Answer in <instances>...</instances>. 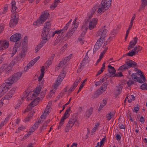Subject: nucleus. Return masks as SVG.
<instances>
[{"instance_id": "nucleus-40", "label": "nucleus", "mask_w": 147, "mask_h": 147, "mask_svg": "<svg viewBox=\"0 0 147 147\" xmlns=\"http://www.w3.org/2000/svg\"><path fill=\"white\" fill-rule=\"evenodd\" d=\"M134 82L131 80V78H129L127 83L128 86H130L134 84Z\"/></svg>"}, {"instance_id": "nucleus-17", "label": "nucleus", "mask_w": 147, "mask_h": 147, "mask_svg": "<svg viewBox=\"0 0 147 147\" xmlns=\"http://www.w3.org/2000/svg\"><path fill=\"white\" fill-rule=\"evenodd\" d=\"M131 76L132 79L135 81H137L140 83H143V81L139 77L137 76L136 73H133L131 75Z\"/></svg>"}, {"instance_id": "nucleus-42", "label": "nucleus", "mask_w": 147, "mask_h": 147, "mask_svg": "<svg viewBox=\"0 0 147 147\" xmlns=\"http://www.w3.org/2000/svg\"><path fill=\"white\" fill-rule=\"evenodd\" d=\"M18 42H16L15 43V45L14 46V48H15L17 49L20 46L21 44V42H19V41H18Z\"/></svg>"}, {"instance_id": "nucleus-25", "label": "nucleus", "mask_w": 147, "mask_h": 147, "mask_svg": "<svg viewBox=\"0 0 147 147\" xmlns=\"http://www.w3.org/2000/svg\"><path fill=\"white\" fill-rule=\"evenodd\" d=\"M101 46V45L100 43H98V42H96L94 46L93 53H95L96 51L100 49Z\"/></svg>"}, {"instance_id": "nucleus-7", "label": "nucleus", "mask_w": 147, "mask_h": 147, "mask_svg": "<svg viewBox=\"0 0 147 147\" xmlns=\"http://www.w3.org/2000/svg\"><path fill=\"white\" fill-rule=\"evenodd\" d=\"M21 37L20 34L17 33L11 36L10 38L11 41L13 42H17L19 41Z\"/></svg>"}, {"instance_id": "nucleus-52", "label": "nucleus", "mask_w": 147, "mask_h": 147, "mask_svg": "<svg viewBox=\"0 0 147 147\" xmlns=\"http://www.w3.org/2000/svg\"><path fill=\"white\" fill-rule=\"evenodd\" d=\"M142 48H141V49L138 48L137 47H135L134 49V50L136 51V53H137L139 51H141L142 50Z\"/></svg>"}, {"instance_id": "nucleus-37", "label": "nucleus", "mask_w": 147, "mask_h": 147, "mask_svg": "<svg viewBox=\"0 0 147 147\" xmlns=\"http://www.w3.org/2000/svg\"><path fill=\"white\" fill-rule=\"evenodd\" d=\"M115 114V113H114L113 114H112L111 112L110 113H109L108 114H107L106 115V117L107 118V120L109 121L110 120L111 118L112 115H113Z\"/></svg>"}, {"instance_id": "nucleus-3", "label": "nucleus", "mask_w": 147, "mask_h": 147, "mask_svg": "<svg viewBox=\"0 0 147 147\" xmlns=\"http://www.w3.org/2000/svg\"><path fill=\"white\" fill-rule=\"evenodd\" d=\"M22 73L21 72H18L14 73L6 81L8 84L12 85L13 83L17 82L21 77Z\"/></svg>"}, {"instance_id": "nucleus-50", "label": "nucleus", "mask_w": 147, "mask_h": 147, "mask_svg": "<svg viewBox=\"0 0 147 147\" xmlns=\"http://www.w3.org/2000/svg\"><path fill=\"white\" fill-rule=\"evenodd\" d=\"M43 46L40 44H39L38 45H37V47L35 48V52H37Z\"/></svg>"}, {"instance_id": "nucleus-64", "label": "nucleus", "mask_w": 147, "mask_h": 147, "mask_svg": "<svg viewBox=\"0 0 147 147\" xmlns=\"http://www.w3.org/2000/svg\"><path fill=\"white\" fill-rule=\"evenodd\" d=\"M50 107H48V106H47V107H46V108L45 109V110L44 111V112L45 113V115L46 116V114H47V113H49V109H50Z\"/></svg>"}, {"instance_id": "nucleus-47", "label": "nucleus", "mask_w": 147, "mask_h": 147, "mask_svg": "<svg viewBox=\"0 0 147 147\" xmlns=\"http://www.w3.org/2000/svg\"><path fill=\"white\" fill-rule=\"evenodd\" d=\"M108 49V47H107V48H105V49L103 51H102V52L101 53V54L100 55V56L99 57H100L101 58H102L104 56V55L105 53L106 52V51H107V50Z\"/></svg>"}, {"instance_id": "nucleus-63", "label": "nucleus", "mask_w": 147, "mask_h": 147, "mask_svg": "<svg viewBox=\"0 0 147 147\" xmlns=\"http://www.w3.org/2000/svg\"><path fill=\"white\" fill-rule=\"evenodd\" d=\"M107 86V84H105V83H104L102 84V86L100 87H103V90L105 91L106 90Z\"/></svg>"}, {"instance_id": "nucleus-5", "label": "nucleus", "mask_w": 147, "mask_h": 147, "mask_svg": "<svg viewBox=\"0 0 147 147\" xmlns=\"http://www.w3.org/2000/svg\"><path fill=\"white\" fill-rule=\"evenodd\" d=\"M18 16V15L14 13L11 15V19L9 23L10 27H13L17 24L19 18Z\"/></svg>"}, {"instance_id": "nucleus-15", "label": "nucleus", "mask_w": 147, "mask_h": 147, "mask_svg": "<svg viewBox=\"0 0 147 147\" xmlns=\"http://www.w3.org/2000/svg\"><path fill=\"white\" fill-rule=\"evenodd\" d=\"M16 63L15 61H12L9 64L7 67L5 69V71L6 72L7 74H9L12 70V67Z\"/></svg>"}, {"instance_id": "nucleus-61", "label": "nucleus", "mask_w": 147, "mask_h": 147, "mask_svg": "<svg viewBox=\"0 0 147 147\" xmlns=\"http://www.w3.org/2000/svg\"><path fill=\"white\" fill-rule=\"evenodd\" d=\"M35 113V112L34 111H32L30 112L28 115V116L31 118L33 115V114Z\"/></svg>"}, {"instance_id": "nucleus-48", "label": "nucleus", "mask_w": 147, "mask_h": 147, "mask_svg": "<svg viewBox=\"0 0 147 147\" xmlns=\"http://www.w3.org/2000/svg\"><path fill=\"white\" fill-rule=\"evenodd\" d=\"M25 127L24 126H22L18 127V129H17L15 132V133H17L18 132H19L20 131L22 130L23 129H24Z\"/></svg>"}, {"instance_id": "nucleus-28", "label": "nucleus", "mask_w": 147, "mask_h": 147, "mask_svg": "<svg viewBox=\"0 0 147 147\" xmlns=\"http://www.w3.org/2000/svg\"><path fill=\"white\" fill-rule=\"evenodd\" d=\"M88 29V28H86L82 26L81 29V30L82 31V32L81 34L82 37H84V35L86 32L87 30Z\"/></svg>"}, {"instance_id": "nucleus-49", "label": "nucleus", "mask_w": 147, "mask_h": 147, "mask_svg": "<svg viewBox=\"0 0 147 147\" xmlns=\"http://www.w3.org/2000/svg\"><path fill=\"white\" fill-rule=\"evenodd\" d=\"M70 59V56H68L67 57H65L63 60V63H64V64H65L69 60V59Z\"/></svg>"}, {"instance_id": "nucleus-16", "label": "nucleus", "mask_w": 147, "mask_h": 147, "mask_svg": "<svg viewBox=\"0 0 147 147\" xmlns=\"http://www.w3.org/2000/svg\"><path fill=\"white\" fill-rule=\"evenodd\" d=\"M7 81H6L5 83L3 84L0 86V88L1 89V90H3L5 93L7 92L9 89L8 86H10L11 85L10 84H8L7 83Z\"/></svg>"}, {"instance_id": "nucleus-14", "label": "nucleus", "mask_w": 147, "mask_h": 147, "mask_svg": "<svg viewBox=\"0 0 147 147\" xmlns=\"http://www.w3.org/2000/svg\"><path fill=\"white\" fill-rule=\"evenodd\" d=\"M50 31V30H45L43 29L41 34V38L43 40H46L48 41V35L49 34V32Z\"/></svg>"}, {"instance_id": "nucleus-53", "label": "nucleus", "mask_w": 147, "mask_h": 147, "mask_svg": "<svg viewBox=\"0 0 147 147\" xmlns=\"http://www.w3.org/2000/svg\"><path fill=\"white\" fill-rule=\"evenodd\" d=\"M67 30V26H65L62 29H60L61 30V35H63L64 32H65Z\"/></svg>"}, {"instance_id": "nucleus-8", "label": "nucleus", "mask_w": 147, "mask_h": 147, "mask_svg": "<svg viewBox=\"0 0 147 147\" xmlns=\"http://www.w3.org/2000/svg\"><path fill=\"white\" fill-rule=\"evenodd\" d=\"M36 100H37L35 99L31 102L30 104L28 105L27 108L25 110V112H28L30 110L32 109L33 107H34L37 104L38 102V100H37V101L36 102H35Z\"/></svg>"}, {"instance_id": "nucleus-29", "label": "nucleus", "mask_w": 147, "mask_h": 147, "mask_svg": "<svg viewBox=\"0 0 147 147\" xmlns=\"http://www.w3.org/2000/svg\"><path fill=\"white\" fill-rule=\"evenodd\" d=\"M116 88H117L116 91L117 93H118L117 94V95L118 96L121 92L122 87L121 85H119L116 86Z\"/></svg>"}, {"instance_id": "nucleus-43", "label": "nucleus", "mask_w": 147, "mask_h": 147, "mask_svg": "<svg viewBox=\"0 0 147 147\" xmlns=\"http://www.w3.org/2000/svg\"><path fill=\"white\" fill-rule=\"evenodd\" d=\"M136 107H134V111L136 113H137V112L140 109V105L137 104L136 105Z\"/></svg>"}, {"instance_id": "nucleus-59", "label": "nucleus", "mask_w": 147, "mask_h": 147, "mask_svg": "<svg viewBox=\"0 0 147 147\" xmlns=\"http://www.w3.org/2000/svg\"><path fill=\"white\" fill-rule=\"evenodd\" d=\"M139 75H140L141 78L143 80V83L145 82L146 81V78L143 73L142 74H139Z\"/></svg>"}, {"instance_id": "nucleus-58", "label": "nucleus", "mask_w": 147, "mask_h": 147, "mask_svg": "<svg viewBox=\"0 0 147 147\" xmlns=\"http://www.w3.org/2000/svg\"><path fill=\"white\" fill-rule=\"evenodd\" d=\"M112 75H111L110 73H107V74H105V75H104L103 77H105V78H107L106 79L107 80V79L109 78L110 77L112 76Z\"/></svg>"}, {"instance_id": "nucleus-55", "label": "nucleus", "mask_w": 147, "mask_h": 147, "mask_svg": "<svg viewBox=\"0 0 147 147\" xmlns=\"http://www.w3.org/2000/svg\"><path fill=\"white\" fill-rule=\"evenodd\" d=\"M16 89V88H13L8 93L9 94H12V95L13 96V94L14 93L15 90Z\"/></svg>"}, {"instance_id": "nucleus-56", "label": "nucleus", "mask_w": 147, "mask_h": 147, "mask_svg": "<svg viewBox=\"0 0 147 147\" xmlns=\"http://www.w3.org/2000/svg\"><path fill=\"white\" fill-rule=\"evenodd\" d=\"M8 8V5L6 4L4 8L3 9V13H5L6 12V10Z\"/></svg>"}, {"instance_id": "nucleus-36", "label": "nucleus", "mask_w": 147, "mask_h": 147, "mask_svg": "<svg viewBox=\"0 0 147 147\" xmlns=\"http://www.w3.org/2000/svg\"><path fill=\"white\" fill-rule=\"evenodd\" d=\"M140 88L143 90H147V84L145 83L142 84L140 86Z\"/></svg>"}, {"instance_id": "nucleus-44", "label": "nucleus", "mask_w": 147, "mask_h": 147, "mask_svg": "<svg viewBox=\"0 0 147 147\" xmlns=\"http://www.w3.org/2000/svg\"><path fill=\"white\" fill-rule=\"evenodd\" d=\"M43 85V83L42 82H40L36 88H38L40 91Z\"/></svg>"}, {"instance_id": "nucleus-21", "label": "nucleus", "mask_w": 147, "mask_h": 147, "mask_svg": "<svg viewBox=\"0 0 147 147\" xmlns=\"http://www.w3.org/2000/svg\"><path fill=\"white\" fill-rule=\"evenodd\" d=\"M108 67L109 68L108 69V71L109 73H110L111 75H114L116 71L114 68L110 65H108Z\"/></svg>"}, {"instance_id": "nucleus-33", "label": "nucleus", "mask_w": 147, "mask_h": 147, "mask_svg": "<svg viewBox=\"0 0 147 147\" xmlns=\"http://www.w3.org/2000/svg\"><path fill=\"white\" fill-rule=\"evenodd\" d=\"M103 88L100 87L99 89L97 90L95 92L96 94H97L98 95H99L102 93L104 91L103 90Z\"/></svg>"}, {"instance_id": "nucleus-22", "label": "nucleus", "mask_w": 147, "mask_h": 147, "mask_svg": "<svg viewBox=\"0 0 147 147\" xmlns=\"http://www.w3.org/2000/svg\"><path fill=\"white\" fill-rule=\"evenodd\" d=\"M63 80V79L62 78H61L59 76L57 78L55 84L54 88L55 89H56V88L58 87V86L61 84V82Z\"/></svg>"}, {"instance_id": "nucleus-45", "label": "nucleus", "mask_w": 147, "mask_h": 147, "mask_svg": "<svg viewBox=\"0 0 147 147\" xmlns=\"http://www.w3.org/2000/svg\"><path fill=\"white\" fill-rule=\"evenodd\" d=\"M114 75L112 77H121L123 76L122 73L121 72H118V73L115 74H114Z\"/></svg>"}, {"instance_id": "nucleus-19", "label": "nucleus", "mask_w": 147, "mask_h": 147, "mask_svg": "<svg viewBox=\"0 0 147 147\" xmlns=\"http://www.w3.org/2000/svg\"><path fill=\"white\" fill-rule=\"evenodd\" d=\"M11 6L12 7L11 12L15 13V12H17L18 10L17 9V7L16 6V3L14 0H12L11 2Z\"/></svg>"}, {"instance_id": "nucleus-18", "label": "nucleus", "mask_w": 147, "mask_h": 147, "mask_svg": "<svg viewBox=\"0 0 147 147\" xmlns=\"http://www.w3.org/2000/svg\"><path fill=\"white\" fill-rule=\"evenodd\" d=\"M54 56L55 54H53L48 59V60L46 62L45 64V66L48 67L51 64L52 61L53 59Z\"/></svg>"}, {"instance_id": "nucleus-6", "label": "nucleus", "mask_w": 147, "mask_h": 147, "mask_svg": "<svg viewBox=\"0 0 147 147\" xmlns=\"http://www.w3.org/2000/svg\"><path fill=\"white\" fill-rule=\"evenodd\" d=\"M76 120V119L75 118H71L70 119L65 127V132H67L69 131V129L72 127V126L74 125Z\"/></svg>"}, {"instance_id": "nucleus-11", "label": "nucleus", "mask_w": 147, "mask_h": 147, "mask_svg": "<svg viewBox=\"0 0 147 147\" xmlns=\"http://www.w3.org/2000/svg\"><path fill=\"white\" fill-rule=\"evenodd\" d=\"M112 0H102L101 4L104 6L106 9H108L111 6Z\"/></svg>"}, {"instance_id": "nucleus-34", "label": "nucleus", "mask_w": 147, "mask_h": 147, "mask_svg": "<svg viewBox=\"0 0 147 147\" xmlns=\"http://www.w3.org/2000/svg\"><path fill=\"white\" fill-rule=\"evenodd\" d=\"M63 65H64L63 62L62 61H61L58 64V66L55 67V70H58Z\"/></svg>"}, {"instance_id": "nucleus-46", "label": "nucleus", "mask_w": 147, "mask_h": 147, "mask_svg": "<svg viewBox=\"0 0 147 147\" xmlns=\"http://www.w3.org/2000/svg\"><path fill=\"white\" fill-rule=\"evenodd\" d=\"M66 75V73L62 71V72H61V73L59 75V76L61 78H62L63 79L65 77Z\"/></svg>"}, {"instance_id": "nucleus-24", "label": "nucleus", "mask_w": 147, "mask_h": 147, "mask_svg": "<svg viewBox=\"0 0 147 147\" xmlns=\"http://www.w3.org/2000/svg\"><path fill=\"white\" fill-rule=\"evenodd\" d=\"M51 28V24L50 22L47 21L45 23L43 29L48 30H50Z\"/></svg>"}, {"instance_id": "nucleus-31", "label": "nucleus", "mask_w": 147, "mask_h": 147, "mask_svg": "<svg viewBox=\"0 0 147 147\" xmlns=\"http://www.w3.org/2000/svg\"><path fill=\"white\" fill-rule=\"evenodd\" d=\"M128 69L125 63L124 65L120 66L118 69V71L121 70V71H124L126 69Z\"/></svg>"}, {"instance_id": "nucleus-38", "label": "nucleus", "mask_w": 147, "mask_h": 147, "mask_svg": "<svg viewBox=\"0 0 147 147\" xmlns=\"http://www.w3.org/2000/svg\"><path fill=\"white\" fill-rule=\"evenodd\" d=\"M47 126V125L44 123L42 126H41L40 127V132L41 133L42 131L46 129V127Z\"/></svg>"}, {"instance_id": "nucleus-30", "label": "nucleus", "mask_w": 147, "mask_h": 147, "mask_svg": "<svg viewBox=\"0 0 147 147\" xmlns=\"http://www.w3.org/2000/svg\"><path fill=\"white\" fill-rule=\"evenodd\" d=\"M85 64V63L81 62L77 70L78 72H80L83 69L84 66Z\"/></svg>"}, {"instance_id": "nucleus-51", "label": "nucleus", "mask_w": 147, "mask_h": 147, "mask_svg": "<svg viewBox=\"0 0 147 147\" xmlns=\"http://www.w3.org/2000/svg\"><path fill=\"white\" fill-rule=\"evenodd\" d=\"M88 58V53H86L85 57L83 59L82 62L85 63L86 60H87Z\"/></svg>"}, {"instance_id": "nucleus-20", "label": "nucleus", "mask_w": 147, "mask_h": 147, "mask_svg": "<svg viewBox=\"0 0 147 147\" xmlns=\"http://www.w3.org/2000/svg\"><path fill=\"white\" fill-rule=\"evenodd\" d=\"M104 5H102L101 4L98 5V9L97 11V12L98 13H100L102 12H104L107 9H106Z\"/></svg>"}, {"instance_id": "nucleus-9", "label": "nucleus", "mask_w": 147, "mask_h": 147, "mask_svg": "<svg viewBox=\"0 0 147 147\" xmlns=\"http://www.w3.org/2000/svg\"><path fill=\"white\" fill-rule=\"evenodd\" d=\"M133 40L134 41L132 40L130 42L127 48L128 50H129L131 48H134V46L137 43L138 38L136 37H135L133 38Z\"/></svg>"}, {"instance_id": "nucleus-23", "label": "nucleus", "mask_w": 147, "mask_h": 147, "mask_svg": "<svg viewBox=\"0 0 147 147\" xmlns=\"http://www.w3.org/2000/svg\"><path fill=\"white\" fill-rule=\"evenodd\" d=\"M76 29V28L75 27H74L72 28L70 30H69L65 36L68 37V38L71 36Z\"/></svg>"}, {"instance_id": "nucleus-32", "label": "nucleus", "mask_w": 147, "mask_h": 147, "mask_svg": "<svg viewBox=\"0 0 147 147\" xmlns=\"http://www.w3.org/2000/svg\"><path fill=\"white\" fill-rule=\"evenodd\" d=\"M136 51L133 49L131 51H129L128 53L125 54V55H126L127 56H128L132 57L134 55H136Z\"/></svg>"}, {"instance_id": "nucleus-62", "label": "nucleus", "mask_w": 147, "mask_h": 147, "mask_svg": "<svg viewBox=\"0 0 147 147\" xmlns=\"http://www.w3.org/2000/svg\"><path fill=\"white\" fill-rule=\"evenodd\" d=\"M102 83L101 81V80H99L98 81H97L95 82V85L96 86H97L100 85Z\"/></svg>"}, {"instance_id": "nucleus-2", "label": "nucleus", "mask_w": 147, "mask_h": 147, "mask_svg": "<svg viewBox=\"0 0 147 147\" xmlns=\"http://www.w3.org/2000/svg\"><path fill=\"white\" fill-rule=\"evenodd\" d=\"M49 14L47 10L43 12L38 19L33 23L35 26H38L42 24L47 19Z\"/></svg>"}, {"instance_id": "nucleus-26", "label": "nucleus", "mask_w": 147, "mask_h": 147, "mask_svg": "<svg viewBox=\"0 0 147 147\" xmlns=\"http://www.w3.org/2000/svg\"><path fill=\"white\" fill-rule=\"evenodd\" d=\"M60 0H55L54 1V3L52 5H51L50 8L53 9L55 7H56L58 5L59 3L60 2Z\"/></svg>"}, {"instance_id": "nucleus-1", "label": "nucleus", "mask_w": 147, "mask_h": 147, "mask_svg": "<svg viewBox=\"0 0 147 147\" xmlns=\"http://www.w3.org/2000/svg\"><path fill=\"white\" fill-rule=\"evenodd\" d=\"M40 90L38 88H36V90L35 91V92H34L32 94V95L30 96L31 98H30L28 96L32 94V92H30L28 93V94H27V92L26 91H25L23 95L22 96V101H23L24 100V99L25 98H26L27 97V99L28 100H32L34 99V100H37L35 102H36L37 101V100H38V102L39 101V97L36 98V99H35L36 97L37 96L38 94L40 93Z\"/></svg>"}, {"instance_id": "nucleus-35", "label": "nucleus", "mask_w": 147, "mask_h": 147, "mask_svg": "<svg viewBox=\"0 0 147 147\" xmlns=\"http://www.w3.org/2000/svg\"><path fill=\"white\" fill-rule=\"evenodd\" d=\"M93 112V108H91L89 110L87 111L86 113V116L88 117H89L92 114V113Z\"/></svg>"}, {"instance_id": "nucleus-60", "label": "nucleus", "mask_w": 147, "mask_h": 147, "mask_svg": "<svg viewBox=\"0 0 147 147\" xmlns=\"http://www.w3.org/2000/svg\"><path fill=\"white\" fill-rule=\"evenodd\" d=\"M17 51V49L16 48L14 47L13 48L11 54L12 56H13V55L15 54L16 52Z\"/></svg>"}, {"instance_id": "nucleus-27", "label": "nucleus", "mask_w": 147, "mask_h": 147, "mask_svg": "<svg viewBox=\"0 0 147 147\" xmlns=\"http://www.w3.org/2000/svg\"><path fill=\"white\" fill-rule=\"evenodd\" d=\"M27 50V48L25 47L22 49L21 53L20 55V56L21 58L24 57L26 54V52Z\"/></svg>"}, {"instance_id": "nucleus-41", "label": "nucleus", "mask_w": 147, "mask_h": 147, "mask_svg": "<svg viewBox=\"0 0 147 147\" xmlns=\"http://www.w3.org/2000/svg\"><path fill=\"white\" fill-rule=\"evenodd\" d=\"M100 125V124L99 123H97L95 125L94 127V128L92 129V134L94 132H95L96 131V129L97 128V127H98L99 125Z\"/></svg>"}, {"instance_id": "nucleus-4", "label": "nucleus", "mask_w": 147, "mask_h": 147, "mask_svg": "<svg viewBox=\"0 0 147 147\" xmlns=\"http://www.w3.org/2000/svg\"><path fill=\"white\" fill-rule=\"evenodd\" d=\"M105 26H104L102 28L100 29L97 33V36H100V39L102 40V42L105 40V37L106 36L107 30L105 28Z\"/></svg>"}, {"instance_id": "nucleus-57", "label": "nucleus", "mask_w": 147, "mask_h": 147, "mask_svg": "<svg viewBox=\"0 0 147 147\" xmlns=\"http://www.w3.org/2000/svg\"><path fill=\"white\" fill-rule=\"evenodd\" d=\"M62 39V38L61 36L59 35L57 36L56 40H57V41L59 43L61 40Z\"/></svg>"}, {"instance_id": "nucleus-39", "label": "nucleus", "mask_w": 147, "mask_h": 147, "mask_svg": "<svg viewBox=\"0 0 147 147\" xmlns=\"http://www.w3.org/2000/svg\"><path fill=\"white\" fill-rule=\"evenodd\" d=\"M12 96V94H10L8 93L4 96V98L5 99L9 100L10 99V98H11Z\"/></svg>"}, {"instance_id": "nucleus-13", "label": "nucleus", "mask_w": 147, "mask_h": 147, "mask_svg": "<svg viewBox=\"0 0 147 147\" xmlns=\"http://www.w3.org/2000/svg\"><path fill=\"white\" fill-rule=\"evenodd\" d=\"M9 45L8 42L0 40V50L5 49L8 47Z\"/></svg>"}, {"instance_id": "nucleus-12", "label": "nucleus", "mask_w": 147, "mask_h": 147, "mask_svg": "<svg viewBox=\"0 0 147 147\" xmlns=\"http://www.w3.org/2000/svg\"><path fill=\"white\" fill-rule=\"evenodd\" d=\"M125 64L128 69L130 67H134L138 66L137 63L132 60H129V61H127L125 63Z\"/></svg>"}, {"instance_id": "nucleus-54", "label": "nucleus", "mask_w": 147, "mask_h": 147, "mask_svg": "<svg viewBox=\"0 0 147 147\" xmlns=\"http://www.w3.org/2000/svg\"><path fill=\"white\" fill-rule=\"evenodd\" d=\"M84 37H82L81 35L79 36L78 38V40L80 42L81 44H83L84 43V41L83 40V38L84 39Z\"/></svg>"}, {"instance_id": "nucleus-10", "label": "nucleus", "mask_w": 147, "mask_h": 147, "mask_svg": "<svg viewBox=\"0 0 147 147\" xmlns=\"http://www.w3.org/2000/svg\"><path fill=\"white\" fill-rule=\"evenodd\" d=\"M97 24V20L96 18H93L89 22L88 28L90 30L94 28Z\"/></svg>"}]
</instances>
